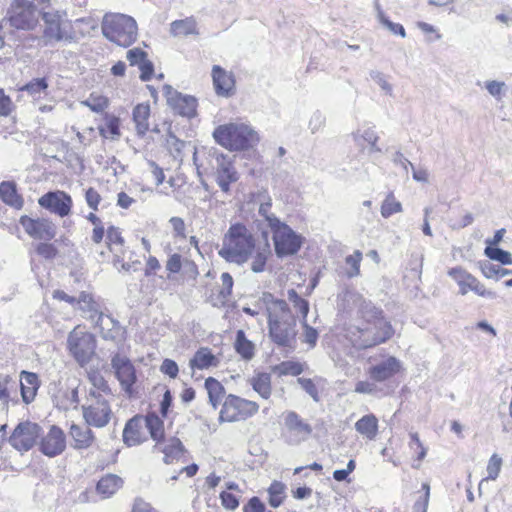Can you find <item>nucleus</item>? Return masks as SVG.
<instances>
[{"instance_id": "1", "label": "nucleus", "mask_w": 512, "mask_h": 512, "mask_svg": "<svg viewBox=\"0 0 512 512\" xmlns=\"http://www.w3.org/2000/svg\"><path fill=\"white\" fill-rule=\"evenodd\" d=\"M268 320V335L279 347L293 348L297 335L296 317L285 300L275 299L272 294L263 296Z\"/></svg>"}, {"instance_id": "2", "label": "nucleus", "mask_w": 512, "mask_h": 512, "mask_svg": "<svg viewBox=\"0 0 512 512\" xmlns=\"http://www.w3.org/2000/svg\"><path fill=\"white\" fill-rule=\"evenodd\" d=\"M256 239L246 225L231 224L222 237L218 255L227 263L243 266L253 255Z\"/></svg>"}, {"instance_id": "3", "label": "nucleus", "mask_w": 512, "mask_h": 512, "mask_svg": "<svg viewBox=\"0 0 512 512\" xmlns=\"http://www.w3.org/2000/svg\"><path fill=\"white\" fill-rule=\"evenodd\" d=\"M215 141L230 151H244L259 142L258 133L248 124L233 122L220 125L213 132Z\"/></svg>"}, {"instance_id": "4", "label": "nucleus", "mask_w": 512, "mask_h": 512, "mask_svg": "<svg viewBox=\"0 0 512 512\" xmlns=\"http://www.w3.org/2000/svg\"><path fill=\"white\" fill-rule=\"evenodd\" d=\"M102 33L111 42L128 47L137 39L136 21L124 14H106L102 21Z\"/></svg>"}, {"instance_id": "5", "label": "nucleus", "mask_w": 512, "mask_h": 512, "mask_svg": "<svg viewBox=\"0 0 512 512\" xmlns=\"http://www.w3.org/2000/svg\"><path fill=\"white\" fill-rule=\"evenodd\" d=\"M270 221L276 255L280 258L295 255L300 250L304 238L279 218H272Z\"/></svg>"}, {"instance_id": "6", "label": "nucleus", "mask_w": 512, "mask_h": 512, "mask_svg": "<svg viewBox=\"0 0 512 512\" xmlns=\"http://www.w3.org/2000/svg\"><path fill=\"white\" fill-rule=\"evenodd\" d=\"M6 21L16 29L33 30L39 22V12L35 4L29 0H14L8 9L7 17L0 24V29H3Z\"/></svg>"}, {"instance_id": "7", "label": "nucleus", "mask_w": 512, "mask_h": 512, "mask_svg": "<svg viewBox=\"0 0 512 512\" xmlns=\"http://www.w3.org/2000/svg\"><path fill=\"white\" fill-rule=\"evenodd\" d=\"M82 414L86 424L95 428L107 426L113 416L108 400L94 390L89 391L87 403L82 406Z\"/></svg>"}, {"instance_id": "8", "label": "nucleus", "mask_w": 512, "mask_h": 512, "mask_svg": "<svg viewBox=\"0 0 512 512\" xmlns=\"http://www.w3.org/2000/svg\"><path fill=\"white\" fill-rule=\"evenodd\" d=\"M67 347L75 361L83 367L95 354L96 338L92 333L78 326L69 333Z\"/></svg>"}, {"instance_id": "9", "label": "nucleus", "mask_w": 512, "mask_h": 512, "mask_svg": "<svg viewBox=\"0 0 512 512\" xmlns=\"http://www.w3.org/2000/svg\"><path fill=\"white\" fill-rule=\"evenodd\" d=\"M259 405L251 400L241 398L234 394L225 397L219 413L220 422H239L254 416Z\"/></svg>"}, {"instance_id": "10", "label": "nucleus", "mask_w": 512, "mask_h": 512, "mask_svg": "<svg viewBox=\"0 0 512 512\" xmlns=\"http://www.w3.org/2000/svg\"><path fill=\"white\" fill-rule=\"evenodd\" d=\"M42 428L39 424L24 421L20 422L8 437V443L17 451L23 453L29 451L41 436Z\"/></svg>"}, {"instance_id": "11", "label": "nucleus", "mask_w": 512, "mask_h": 512, "mask_svg": "<svg viewBox=\"0 0 512 512\" xmlns=\"http://www.w3.org/2000/svg\"><path fill=\"white\" fill-rule=\"evenodd\" d=\"M212 156L215 159V181L221 191L228 193L230 185L239 179V174L230 156L214 151Z\"/></svg>"}, {"instance_id": "12", "label": "nucleus", "mask_w": 512, "mask_h": 512, "mask_svg": "<svg viewBox=\"0 0 512 512\" xmlns=\"http://www.w3.org/2000/svg\"><path fill=\"white\" fill-rule=\"evenodd\" d=\"M37 42V46L46 47L55 42L76 43L78 37L72 26L65 23H56L44 26L42 37H32Z\"/></svg>"}, {"instance_id": "13", "label": "nucleus", "mask_w": 512, "mask_h": 512, "mask_svg": "<svg viewBox=\"0 0 512 512\" xmlns=\"http://www.w3.org/2000/svg\"><path fill=\"white\" fill-rule=\"evenodd\" d=\"M19 223L24 231L33 239L51 241L56 236V225L47 218H31L24 215L21 216Z\"/></svg>"}, {"instance_id": "14", "label": "nucleus", "mask_w": 512, "mask_h": 512, "mask_svg": "<svg viewBox=\"0 0 512 512\" xmlns=\"http://www.w3.org/2000/svg\"><path fill=\"white\" fill-rule=\"evenodd\" d=\"M111 366L122 389L131 396L133 385L137 380L134 365L128 357L117 353L111 359Z\"/></svg>"}, {"instance_id": "15", "label": "nucleus", "mask_w": 512, "mask_h": 512, "mask_svg": "<svg viewBox=\"0 0 512 512\" xmlns=\"http://www.w3.org/2000/svg\"><path fill=\"white\" fill-rule=\"evenodd\" d=\"M163 94L168 105L181 116L191 118L196 114L197 100L190 95H183L170 85H164Z\"/></svg>"}, {"instance_id": "16", "label": "nucleus", "mask_w": 512, "mask_h": 512, "mask_svg": "<svg viewBox=\"0 0 512 512\" xmlns=\"http://www.w3.org/2000/svg\"><path fill=\"white\" fill-rule=\"evenodd\" d=\"M38 443L39 451L47 457H56L62 454L66 448V436L63 430L52 425L46 434H41Z\"/></svg>"}, {"instance_id": "17", "label": "nucleus", "mask_w": 512, "mask_h": 512, "mask_svg": "<svg viewBox=\"0 0 512 512\" xmlns=\"http://www.w3.org/2000/svg\"><path fill=\"white\" fill-rule=\"evenodd\" d=\"M39 205L60 217L70 214L73 205L72 198L64 191H50L41 196L38 200Z\"/></svg>"}, {"instance_id": "18", "label": "nucleus", "mask_w": 512, "mask_h": 512, "mask_svg": "<svg viewBox=\"0 0 512 512\" xmlns=\"http://www.w3.org/2000/svg\"><path fill=\"white\" fill-rule=\"evenodd\" d=\"M354 142L361 147L362 151L367 153L373 161H380L381 148L377 145L379 136L371 127L358 129L352 134Z\"/></svg>"}, {"instance_id": "19", "label": "nucleus", "mask_w": 512, "mask_h": 512, "mask_svg": "<svg viewBox=\"0 0 512 512\" xmlns=\"http://www.w3.org/2000/svg\"><path fill=\"white\" fill-rule=\"evenodd\" d=\"M284 423L289 436V443L299 444L309 438L312 433V427L310 424L305 422L296 412L289 411L284 419Z\"/></svg>"}, {"instance_id": "20", "label": "nucleus", "mask_w": 512, "mask_h": 512, "mask_svg": "<svg viewBox=\"0 0 512 512\" xmlns=\"http://www.w3.org/2000/svg\"><path fill=\"white\" fill-rule=\"evenodd\" d=\"M76 305L83 312V317L91 320L96 325H102L104 315L101 312V307L93 296L87 292H81L77 298Z\"/></svg>"}, {"instance_id": "21", "label": "nucleus", "mask_w": 512, "mask_h": 512, "mask_svg": "<svg viewBox=\"0 0 512 512\" xmlns=\"http://www.w3.org/2000/svg\"><path fill=\"white\" fill-rule=\"evenodd\" d=\"M212 79L218 96L229 97L234 93L235 80L232 73H228L219 65H214L212 68Z\"/></svg>"}, {"instance_id": "22", "label": "nucleus", "mask_w": 512, "mask_h": 512, "mask_svg": "<svg viewBox=\"0 0 512 512\" xmlns=\"http://www.w3.org/2000/svg\"><path fill=\"white\" fill-rule=\"evenodd\" d=\"M143 417L141 416H134L133 418L129 419L127 423L125 424L124 430H123V442L128 446H137L141 444L144 440V433H143Z\"/></svg>"}, {"instance_id": "23", "label": "nucleus", "mask_w": 512, "mask_h": 512, "mask_svg": "<svg viewBox=\"0 0 512 512\" xmlns=\"http://www.w3.org/2000/svg\"><path fill=\"white\" fill-rule=\"evenodd\" d=\"M69 435L72 438V447L76 450L88 449L95 441V436L90 426H81L72 424L70 426Z\"/></svg>"}, {"instance_id": "24", "label": "nucleus", "mask_w": 512, "mask_h": 512, "mask_svg": "<svg viewBox=\"0 0 512 512\" xmlns=\"http://www.w3.org/2000/svg\"><path fill=\"white\" fill-rule=\"evenodd\" d=\"M39 379L36 373L22 371L20 374L21 396L26 404L31 403L39 388Z\"/></svg>"}, {"instance_id": "25", "label": "nucleus", "mask_w": 512, "mask_h": 512, "mask_svg": "<svg viewBox=\"0 0 512 512\" xmlns=\"http://www.w3.org/2000/svg\"><path fill=\"white\" fill-rule=\"evenodd\" d=\"M132 118L137 135L143 137L150 129V105L147 103L136 105L132 112Z\"/></svg>"}, {"instance_id": "26", "label": "nucleus", "mask_w": 512, "mask_h": 512, "mask_svg": "<svg viewBox=\"0 0 512 512\" xmlns=\"http://www.w3.org/2000/svg\"><path fill=\"white\" fill-rule=\"evenodd\" d=\"M157 450H160L164 454L163 461L165 464H172L179 461L184 456L185 452L184 445L180 439L176 437L166 440L163 447H159Z\"/></svg>"}, {"instance_id": "27", "label": "nucleus", "mask_w": 512, "mask_h": 512, "mask_svg": "<svg viewBox=\"0 0 512 512\" xmlns=\"http://www.w3.org/2000/svg\"><path fill=\"white\" fill-rule=\"evenodd\" d=\"M143 423L147 428L150 437L156 441L154 446V450L159 448L161 442L164 440V425L161 418L155 413H148L145 418H143Z\"/></svg>"}, {"instance_id": "28", "label": "nucleus", "mask_w": 512, "mask_h": 512, "mask_svg": "<svg viewBox=\"0 0 512 512\" xmlns=\"http://www.w3.org/2000/svg\"><path fill=\"white\" fill-rule=\"evenodd\" d=\"M170 34L173 37H187L189 35H198L197 22L194 17L175 20L170 24Z\"/></svg>"}, {"instance_id": "29", "label": "nucleus", "mask_w": 512, "mask_h": 512, "mask_svg": "<svg viewBox=\"0 0 512 512\" xmlns=\"http://www.w3.org/2000/svg\"><path fill=\"white\" fill-rule=\"evenodd\" d=\"M0 198L4 203L15 209H21L24 204L14 182L4 181L0 184Z\"/></svg>"}, {"instance_id": "30", "label": "nucleus", "mask_w": 512, "mask_h": 512, "mask_svg": "<svg viewBox=\"0 0 512 512\" xmlns=\"http://www.w3.org/2000/svg\"><path fill=\"white\" fill-rule=\"evenodd\" d=\"M123 485V480L115 474L103 476L96 485V490L102 498H109L114 495Z\"/></svg>"}, {"instance_id": "31", "label": "nucleus", "mask_w": 512, "mask_h": 512, "mask_svg": "<svg viewBox=\"0 0 512 512\" xmlns=\"http://www.w3.org/2000/svg\"><path fill=\"white\" fill-rule=\"evenodd\" d=\"M423 260V254H411V258L408 262L406 273L404 275V279L411 281L412 285L416 289L419 288V283L421 282Z\"/></svg>"}, {"instance_id": "32", "label": "nucleus", "mask_w": 512, "mask_h": 512, "mask_svg": "<svg viewBox=\"0 0 512 512\" xmlns=\"http://www.w3.org/2000/svg\"><path fill=\"white\" fill-rule=\"evenodd\" d=\"M448 275L459 285V293L461 295H466L471 290L476 279V277L460 266L451 268L448 271Z\"/></svg>"}, {"instance_id": "33", "label": "nucleus", "mask_w": 512, "mask_h": 512, "mask_svg": "<svg viewBox=\"0 0 512 512\" xmlns=\"http://www.w3.org/2000/svg\"><path fill=\"white\" fill-rule=\"evenodd\" d=\"M205 388L208 393L209 403L214 409H217L222 403V400L226 397L224 386L217 379L208 377L205 380Z\"/></svg>"}, {"instance_id": "34", "label": "nucleus", "mask_w": 512, "mask_h": 512, "mask_svg": "<svg viewBox=\"0 0 512 512\" xmlns=\"http://www.w3.org/2000/svg\"><path fill=\"white\" fill-rule=\"evenodd\" d=\"M253 390L263 399H269L272 393L271 375L269 373H257L250 379Z\"/></svg>"}, {"instance_id": "35", "label": "nucleus", "mask_w": 512, "mask_h": 512, "mask_svg": "<svg viewBox=\"0 0 512 512\" xmlns=\"http://www.w3.org/2000/svg\"><path fill=\"white\" fill-rule=\"evenodd\" d=\"M216 357L208 348H200L196 351L193 358L189 361V366L192 369H207L211 366H216Z\"/></svg>"}, {"instance_id": "36", "label": "nucleus", "mask_w": 512, "mask_h": 512, "mask_svg": "<svg viewBox=\"0 0 512 512\" xmlns=\"http://www.w3.org/2000/svg\"><path fill=\"white\" fill-rule=\"evenodd\" d=\"M236 352L244 359L251 360L255 355V345L246 338L243 330L236 332V340L234 344Z\"/></svg>"}, {"instance_id": "37", "label": "nucleus", "mask_w": 512, "mask_h": 512, "mask_svg": "<svg viewBox=\"0 0 512 512\" xmlns=\"http://www.w3.org/2000/svg\"><path fill=\"white\" fill-rule=\"evenodd\" d=\"M356 430L366 436L368 439H373L377 432V419L374 415H366L359 419L355 424Z\"/></svg>"}, {"instance_id": "38", "label": "nucleus", "mask_w": 512, "mask_h": 512, "mask_svg": "<svg viewBox=\"0 0 512 512\" xmlns=\"http://www.w3.org/2000/svg\"><path fill=\"white\" fill-rule=\"evenodd\" d=\"M270 250L268 248H255L252 257L250 258V269L254 273L264 272L266 269Z\"/></svg>"}, {"instance_id": "39", "label": "nucleus", "mask_w": 512, "mask_h": 512, "mask_svg": "<svg viewBox=\"0 0 512 512\" xmlns=\"http://www.w3.org/2000/svg\"><path fill=\"white\" fill-rule=\"evenodd\" d=\"M286 486L280 481H273L267 492L269 495V504L273 508L279 507L285 498Z\"/></svg>"}, {"instance_id": "40", "label": "nucleus", "mask_w": 512, "mask_h": 512, "mask_svg": "<svg viewBox=\"0 0 512 512\" xmlns=\"http://www.w3.org/2000/svg\"><path fill=\"white\" fill-rule=\"evenodd\" d=\"M48 86L46 78H34L21 87L20 90L26 91L32 97H40L42 93L46 94Z\"/></svg>"}, {"instance_id": "41", "label": "nucleus", "mask_w": 512, "mask_h": 512, "mask_svg": "<svg viewBox=\"0 0 512 512\" xmlns=\"http://www.w3.org/2000/svg\"><path fill=\"white\" fill-rule=\"evenodd\" d=\"M485 255L494 261L501 263L502 265L512 264V255L510 252L505 251L499 247L486 246L484 250Z\"/></svg>"}, {"instance_id": "42", "label": "nucleus", "mask_w": 512, "mask_h": 512, "mask_svg": "<svg viewBox=\"0 0 512 512\" xmlns=\"http://www.w3.org/2000/svg\"><path fill=\"white\" fill-rule=\"evenodd\" d=\"M56 242L57 240L54 243H50L49 241L38 242L34 245V250L41 258L45 260H53L58 255Z\"/></svg>"}, {"instance_id": "43", "label": "nucleus", "mask_w": 512, "mask_h": 512, "mask_svg": "<svg viewBox=\"0 0 512 512\" xmlns=\"http://www.w3.org/2000/svg\"><path fill=\"white\" fill-rule=\"evenodd\" d=\"M287 296L288 300L293 304V307L302 316V320L305 321L309 312L308 301L302 298L294 289L288 290Z\"/></svg>"}, {"instance_id": "44", "label": "nucleus", "mask_w": 512, "mask_h": 512, "mask_svg": "<svg viewBox=\"0 0 512 512\" xmlns=\"http://www.w3.org/2000/svg\"><path fill=\"white\" fill-rule=\"evenodd\" d=\"M355 335H357V337H351L352 344L360 349L368 348L375 345L376 343L384 342V338H369L370 332L368 330L359 329L357 333H354V336Z\"/></svg>"}, {"instance_id": "45", "label": "nucleus", "mask_w": 512, "mask_h": 512, "mask_svg": "<svg viewBox=\"0 0 512 512\" xmlns=\"http://www.w3.org/2000/svg\"><path fill=\"white\" fill-rule=\"evenodd\" d=\"M82 104L89 107L91 111L100 113L108 107L109 102L106 97L92 93Z\"/></svg>"}, {"instance_id": "46", "label": "nucleus", "mask_w": 512, "mask_h": 512, "mask_svg": "<svg viewBox=\"0 0 512 512\" xmlns=\"http://www.w3.org/2000/svg\"><path fill=\"white\" fill-rule=\"evenodd\" d=\"M279 375L298 376L303 372V366L296 361H283L275 367Z\"/></svg>"}, {"instance_id": "47", "label": "nucleus", "mask_w": 512, "mask_h": 512, "mask_svg": "<svg viewBox=\"0 0 512 512\" xmlns=\"http://www.w3.org/2000/svg\"><path fill=\"white\" fill-rule=\"evenodd\" d=\"M422 491L418 492L419 496L413 505V512H427L429 498H430V485L425 482L422 484Z\"/></svg>"}, {"instance_id": "48", "label": "nucleus", "mask_w": 512, "mask_h": 512, "mask_svg": "<svg viewBox=\"0 0 512 512\" xmlns=\"http://www.w3.org/2000/svg\"><path fill=\"white\" fill-rule=\"evenodd\" d=\"M107 243L111 252H115L118 246L120 247V249H122L124 239L121 235L119 228L110 226L107 229Z\"/></svg>"}, {"instance_id": "49", "label": "nucleus", "mask_w": 512, "mask_h": 512, "mask_svg": "<svg viewBox=\"0 0 512 512\" xmlns=\"http://www.w3.org/2000/svg\"><path fill=\"white\" fill-rule=\"evenodd\" d=\"M502 466V459L497 454H493L487 465L488 476L486 479L495 480L499 476Z\"/></svg>"}, {"instance_id": "50", "label": "nucleus", "mask_w": 512, "mask_h": 512, "mask_svg": "<svg viewBox=\"0 0 512 512\" xmlns=\"http://www.w3.org/2000/svg\"><path fill=\"white\" fill-rule=\"evenodd\" d=\"M297 382L300 384L301 388L309 396H311L313 398L314 401H316V402L319 401L318 389L312 379L300 377L297 379Z\"/></svg>"}, {"instance_id": "51", "label": "nucleus", "mask_w": 512, "mask_h": 512, "mask_svg": "<svg viewBox=\"0 0 512 512\" xmlns=\"http://www.w3.org/2000/svg\"><path fill=\"white\" fill-rule=\"evenodd\" d=\"M410 448L416 453L417 460L421 461L426 456V448L423 446L417 433L410 434Z\"/></svg>"}, {"instance_id": "52", "label": "nucleus", "mask_w": 512, "mask_h": 512, "mask_svg": "<svg viewBox=\"0 0 512 512\" xmlns=\"http://www.w3.org/2000/svg\"><path fill=\"white\" fill-rule=\"evenodd\" d=\"M90 381L92 382L93 389L95 392H104L107 394L111 393V389L107 383V381L104 379L102 375L99 373H94L90 377Z\"/></svg>"}, {"instance_id": "53", "label": "nucleus", "mask_w": 512, "mask_h": 512, "mask_svg": "<svg viewBox=\"0 0 512 512\" xmlns=\"http://www.w3.org/2000/svg\"><path fill=\"white\" fill-rule=\"evenodd\" d=\"M222 506L227 510H235L239 506L238 497L228 491H222L219 495Z\"/></svg>"}, {"instance_id": "54", "label": "nucleus", "mask_w": 512, "mask_h": 512, "mask_svg": "<svg viewBox=\"0 0 512 512\" xmlns=\"http://www.w3.org/2000/svg\"><path fill=\"white\" fill-rule=\"evenodd\" d=\"M42 19L44 21V25H53L56 23L63 22V18L66 17V12L61 10H55L51 12H42Z\"/></svg>"}, {"instance_id": "55", "label": "nucleus", "mask_w": 512, "mask_h": 512, "mask_svg": "<svg viewBox=\"0 0 512 512\" xmlns=\"http://www.w3.org/2000/svg\"><path fill=\"white\" fill-rule=\"evenodd\" d=\"M325 116L322 112L320 111H315L310 120H309V124H308V127L311 131L312 134L318 132L319 130H321L325 124Z\"/></svg>"}, {"instance_id": "56", "label": "nucleus", "mask_w": 512, "mask_h": 512, "mask_svg": "<svg viewBox=\"0 0 512 512\" xmlns=\"http://www.w3.org/2000/svg\"><path fill=\"white\" fill-rule=\"evenodd\" d=\"M221 282H222V288L220 290V296L224 299L228 298L232 293L233 288V278L228 272H224L221 274Z\"/></svg>"}, {"instance_id": "57", "label": "nucleus", "mask_w": 512, "mask_h": 512, "mask_svg": "<svg viewBox=\"0 0 512 512\" xmlns=\"http://www.w3.org/2000/svg\"><path fill=\"white\" fill-rule=\"evenodd\" d=\"M402 370H403L402 364L398 359H396L395 357H392V356L386 358V365H385L386 380L388 379V377L402 372Z\"/></svg>"}, {"instance_id": "58", "label": "nucleus", "mask_w": 512, "mask_h": 512, "mask_svg": "<svg viewBox=\"0 0 512 512\" xmlns=\"http://www.w3.org/2000/svg\"><path fill=\"white\" fill-rule=\"evenodd\" d=\"M360 261L361 253L359 251L346 257V264L351 267V270L347 272L348 277H354L359 274Z\"/></svg>"}, {"instance_id": "59", "label": "nucleus", "mask_w": 512, "mask_h": 512, "mask_svg": "<svg viewBox=\"0 0 512 512\" xmlns=\"http://www.w3.org/2000/svg\"><path fill=\"white\" fill-rule=\"evenodd\" d=\"M147 58V53L140 48L130 49L127 52V59L131 66H139Z\"/></svg>"}, {"instance_id": "60", "label": "nucleus", "mask_w": 512, "mask_h": 512, "mask_svg": "<svg viewBox=\"0 0 512 512\" xmlns=\"http://www.w3.org/2000/svg\"><path fill=\"white\" fill-rule=\"evenodd\" d=\"M303 328H304V342L307 343L311 348L316 345L318 339V332L313 327L307 324V320H302Z\"/></svg>"}, {"instance_id": "61", "label": "nucleus", "mask_w": 512, "mask_h": 512, "mask_svg": "<svg viewBox=\"0 0 512 512\" xmlns=\"http://www.w3.org/2000/svg\"><path fill=\"white\" fill-rule=\"evenodd\" d=\"M160 371L163 374L168 375L170 378L174 379L178 375L179 368L174 360L165 359L160 366Z\"/></svg>"}, {"instance_id": "62", "label": "nucleus", "mask_w": 512, "mask_h": 512, "mask_svg": "<svg viewBox=\"0 0 512 512\" xmlns=\"http://www.w3.org/2000/svg\"><path fill=\"white\" fill-rule=\"evenodd\" d=\"M243 512H272L266 510L263 502L256 496L252 497L248 503L243 507Z\"/></svg>"}, {"instance_id": "63", "label": "nucleus", "mask_w": 512, "mask_h": 512, "mask_svg": "<svg viewBox=\"0 0 512 512\" xmlns=\"http://www.w3.org/2000/svg\"><path fill=\"white\" fill-rule=\"evenodd\" d=\"M85 200L87 202V205L92 210L96 211L101 201V196L94 188L90 187L85 192Z\"/></svg>"}, {"instance_id": "64", "label": "nucleus", "mask_w": 512, "mask_h": 512, "mask_svg": "<svg viewBox=\"0 0 512 512\" xmlns=\"http://www.w3.org/2000/svg\"><path fill=\"white\" fill-rule=\"evenodd\" d=\"M140 70V79L142 81H149L151 80L153 74H154V65L153 63L146 58L139 66Z\"/></svg>"}]
</instances>
